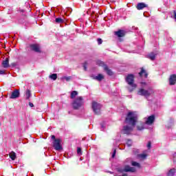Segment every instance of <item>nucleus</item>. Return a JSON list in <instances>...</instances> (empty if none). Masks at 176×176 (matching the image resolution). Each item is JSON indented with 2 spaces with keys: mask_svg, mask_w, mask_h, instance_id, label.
<instances>
[{
  "mask_svg": "<svg viewBox=\"0 0 176 176\" xmlns=\"http://www.w3.org/2000/svg\"><path fill=\"white\" fill-rule=\"evenodd\" d=\"M124 122L126 124L135 127L138 122V116L133 111H129L126 115Z\"/></svg>",
  "mask_w": 176,
  "mask_h": 176,
  "instance_id": "f257e3e1",
  "label": "nucleus"
},
{
  "mask_svg": "<svg viewBox=\"0 0 176 176\" xmlns=\"http://www.w3.org/2000/svg\"><path fill=\"white\" fill-rule=\"evenodd\" d=\"M126 83H128L129 86H131V88H129V91H134L137 88V85L134 83V75L129 74L125 78Z\"/></svg>",
  "mask_w": 176,
  "mask_h": 176,
  "instance_id": "f03ea898",
  "label": "nucleus"
},
{
  "mask_svg": "<svg viewBox=\"0 0 176 176\" xmlns=\"http://www.w3.org/2000/svg\"><path fill=\"white\" fill-rule=\"evenodd\" d=\"M153 91L151 88L148 89H145L144 88H140L138 91V96H142L143 97H151Z\"/></svg>",
  "mask_w": 176,
  "mask_h": 176,
  "instance_id": "7ed1b4c3",
  "label": "nucleus"
},
{
  "mask_svg": "<svg viewBox=\"0 0 176 176\" xmlns=\"http://www.w3.org/2000/svg\"><path fill=\"white\" fill-rule=\"evenodd\" d=\"M74 109H79L83 105V97H77L72 103Z\"/></svg>",
  "mask_w": 176,
  "mask_h": 176,
  "instance_id": "20e7f679",
  "label": "nucleus"
},
{
  "mask_svg": "<svg viewBox=\"0 0 176 176\" xmlns=\"http://www.w3.org/2000/svg\"><path fill=\"white\" fill-rule=\"evenodd\" d=\"M91 107L95 115H101V108H102V105H101V104L96 101H93Z\"/></svg>",
  "mask_w": 176,
  "mask_h": 176,
  "instance_id": "39448f33",
  "label": "nucleus"
},
{
  "mask_svg": "<svg viewBox=\"0 0 176 176\" xmlns=\"http://www.w3.org/2000/svg\"><path fill=\"white\" fill-rule=\"evenodd\" d=\"M53 147L56 151H61L63 149V146H61V139L58 138L55 140L53 142Z\"/></svg>",
  "mask_w": 176,
  "mask_h": 176,
  "instance_id": "423d86ee",
  "label": "nucleus"
},
{
  "mask_svg": "<svg viewBox=\"0 0 176 176\" xmlns=\"http://www.w3.org/2000/svg\"><path fill=\"white\" fill-rule=\"evenodd\" d=\"M120 173H135V168L126 165L123 169L119 170Z\"/></svg>",
  "mask_w": 176,
  "mask_h": 176,
  "instance_id": "0eeeda50",
  "label": "nucleus"
},
{
  "mask_svg": "<svg viewBox=\"0 0 176 176\" xmlns=\"http://www.w3.org/2000/svg\"><path fill=\"white\" fill-rule=\"evenodd\" d=\"M126 34H127V32L124 30H118V31L114 32V35L118 36L119 38H124L126 36Z\"/></svg>",
  "mask_w": 176,
  "mask_h": 176,
  "instance_id": "6e6552de",
  "label": "nucleus"
},
{
  "mask_svg": "<svg viewBox=\"0 0 176 176\" xmlns=\"http://www.w3.org/2000/svg\"><path fill=\"white\" fill-rule=\"evenodd\" d=\"M134 126H123V131H124V134H126V135H130V134H131V131H133V130H134Z\"/></svg>",
  "mask_w": 176,
  "mask_h": 176,
  "instance_id": "1a4fd4ad",
  "label": "nucleus"
},
{
  "mask_svg": "<svg viewBox=\"0 0 176 176\" xmlns=\"http://www.w3.org/2000/svg\"><path fill=\"white\" fill-rule=\"evenodd\" d=\"M30 47L32 52H35L36 53H42V51H41V47L38 44H31Z\"/></svg>",
  "mask_w": 176,
  "mask_h": 176,
  "instance_id": "9d476101",
  "label": "nucleus"
},
{
  "mask_svg": "<svg viewBox=\"0 0 176 176\" xmlns=\"http://www.w3.org/2000/svg\"><path fill=\"white\" fill-rule=\"evenodd\" d=\"M19 97H20V91H19L18 89H15L12 92L10 96V98L12 100H14L16 98H19Z\"/></svg>",
  "mask_w": 176,
  "mask_h": 176,
  "instance_id": "9b49d317",
  "label": "nucleus"
},
{
  "mask_svg": "<svg viewBox=\"0 0 176 176\" xmlns=\"http://www.w3.org/2000/svg\"><path fill=\"white\" fill-rule=\"evenodd\" d=\"M168 80L170 86H174V85H176V74L170 75Z\"/></svg>",
  "mask_w": 176,
  "mask_h": 176,
  "instance_id": "f8f14e48",
  "label": "nucleus"
},
{
  "mask_svg": "<svg viewBox=\"0 0 176 176\" xmlns=\"http://www.w3.org/2000/svg\"><path fill=\"white\" fill-rule=\"evenodd\" d=\"M154 122H155V115H152L147 118L146 121L145 122V124L151 125V124H153Z\"/></svg>",
  "mask_w": 176,
  "mask_h": 176,
  "instance_id": "ddd939ff",
  "label": "nucleus"
},
{
  "mask_svg": "<svg viewBox=\"0 0 176 176\" xmlns=\"http://www.w3.org/2000/svg\"><path fill=\"white\" fill-rule=\"evenodd\" d=\"M145 8H148V4H146L145 3H138L136 6L138 10H142L143 9H145Z\"/></svg>",
  "mask_w": 176,
  "mask_h": 176,
  "instance_id": "4468645a",
  "label": "nucleus"
},
{
  "mask_svg": "<svg viewBox=\"0 0 176 176\" xmlns=\"http://www.w3.org/2000/svg\"><path fill=\"white\" fill-rule=\"evenodd\" d=\"M104 71H105L109 76H112V75H113V72H112V70L110 69L108 66L104 67Z\"/></svg>",
  "mask_w": 176,
  "mask_h": 176,
  "instance_id": "2eb2a0df",
  "label": "nucleus"
},
{
  "mask_svg": "<svg viewBox=\"0 0 176 176\" xmlns=\"http://www.w3.org/2000/svg\"><path fill=\"white\" fill-rule=\"evenodd\" d=\"M1 64L3 68H9V58H6L5 60H3Z\"/></svg>",
  "mask_w": 176,
  "mask_h": 176,
  "instance_id": "dca6fc26",
  "label": "nucleus"
},
{
  "mask_svg": "<svg viewBox=\"0 0 176 176\" xmlns=\"http://www.w3.org/2000/svg\"><path fill=\"white\" fill-rule=\"evenodd\" d=\"M96 64L99 67H103L104 69H105V67L108 66L107 64H105L104 61H102V60H97Z\"/></svg>",
  "mask_w": 176,
  "mask_h": 176,
  "instance_id": "f3484780",
  "label": "nucleus"
},
{
  "mask_svg": "<svg viewBox=\"0 0 176 176\" xmlns=\"http://www.w3.org/2000/svg\"><path fill=\"white\" fill-rule=\"evenodd\" d=\"M104 78V75L99 74L98 76L94 77V79H95V80H98V82H101Z\"/></svg>",
  "mask_w": 176,
  "mask_h": 176,
  "instance_id": "a211bd4d",
  "label": "nucleus"
},
{
  "mask_svg": "<svg viewBox=\"0 0 176 176\" xmlns=\"http://www.w3.org/2000/svg\"><path fill=\"white\" fill-rule=\"evenodd\" d=\"M148 58L151 60V61H154V60H155V58H156V54H155L153 52H151L148 55Z\"/></svg>",
  "mask_w": 176,
  "mask_h": 176,
  "instance_id": "6ab92c4d",
  "label": "nucleus"
},
{
  "mask_svg": "<svg viewBox=\"0 0 176 176\" xmlns=\"http://www.w3.org/2000/svg\"><path fill=\"white\" fill-rule=\"evenodd\" d=\"M143 74L144 75V78H148V73H146V71H145V69L142 67L140 72H139V76L141 77L142 76Z\"/></svg>",
  "mask_w": 176,
  "mask_h": 176,
  "instance_id": "aec40b11",
  "label": "nucleus"
},
{
  "mask_svg": "<svg viewBox=\"0 0 176 176\" xmlns=\"http://www.w3.org/2000/svg\"><path fill=\"white\" fill-rule=\"evenodd\" d=\"M175 175V168L170 169L167 173V176H174Z\"/></svg>",
  "mask_w": 176,
  "mask_h": 176,
  "instance_id": "412c9836",
  "label": "nucleus"
},
{
  "mask_svg": "<svg viewBox=\"0 0 176 176\" xmlns=\"http://www.w3.org/2000/svg\"><path fill=\"white\" fill-rule=\"evenodd\" d=\"M10 157L11 158L12 160H16V153L14 151H12L9 154Z\"/></svg>",
  "mask_w": 176,
  "mask_h": 176,
  "instance_id": "4be33fe9",
  "label": "nucleus"
},
{
  "mask_svg": "<svg viewBox=\"0 0 176 176\" xmlns=\"http://www.w3.org/2000/svg\"><path fill=\"white\" fill-rule=\"evenodd\" d=\"M138 157L140 158V159H142V160H145V159H146V157H148V155L146 154H139L138 155Z\"/></svg>",
  "mask_w": 176,
  "mask_h": 176,
  "instance_id": "5701e85b",
  "label": "nucleus"
},
{
  "mask_svg": "<svg viewBox=\"0 0 176 176\" xmlns=\"http://www.w3.org/2000/svg\"><path fill=\"white\" fill-rule=\"evenodd\" d=\"M76 96H78V91H72L71 93V95H70V98L74 100V98H75V97H76Z\"/></svg>",
  "mask_w": 176,
  "mask_h": 176,
  "instance_id": "b1692460",
  "label": "nucleus"
},
{
  "mask_svg": "<svg viewBox=\"0 0 176 176\" xmlns=\"http://www.w3.org/2000/svg\"><path fill=\"white\" fill-rule=\"evenodd\" d=\"M50 79H52V80H57V74H52L50 75L49 76Z\"/></svg>",
  "mask_w": 176,
  "mask_h": 176,
  "instance_id": "393cba45",
  "label": "nucleus"
},
{
  "mask_svg": "<svg viewBox=\"0 0 176 176\" xmlns=\"http://www.w3.org/2000/svg\"><path fill=\"white\" fill-rule=\"evenodd\" d=\"M26 100H30V97H31V91L30 89H27L25 92Z\"/></svg>",
  "mask_w": 176,
  "mask_h": 176,
  "instance_id": "a878e982",
  "label": "nucleus"
},
{
  "mask_svg": "<svg viewBox=\"0 0 176 176\" xmlns=\"http://www.w3.org/2000/svg\"><path fill=\"white\" fill-rule=\"evenodd\" d=\"M131 165L134 167H138V168H141V164L137 162H132Z\"/></svg>",
  "mask_w": 176,
  "mask_h": 176,
  "instance_id": "bb28decb",
  "label": "nucleus"
},
{
  "mask_svg": "<svg viewBox=\"0 0 176 176\" xmlns=\"http://www.w3.org/2000/svg\"><path fill=\"white\" fill-rule=\"evenodd\" d=\"M55 21H56V23H58L59 24H61V23H64V20H63V19H61V18H56L55 19Z\"/></svg>",
  "mask_w": 176,
  "mask_h": 176,
  "instance_id": "cd10ccee",
  "label": "nucleus"
},
{
  "mask_svg": "<svg viewBox=\"0 0 176 176\" xmlns=\"http://www.w3.org/2000/svg\"><path fill=\"white\" fill-rule=\"evenodd\" d=\"M126 145H127L128 146H129V147L133 145V142H131V140H130V139H128V140H127Z\"/></svg>",
  "mask_w": 176,
  "mask_h": 176,
  "instance_id": "c85d7f7f",
  "label": "nucleus"
},
{
  "mask_svg": "<svg viewBox=\"0 0 176 176\" xmlns=\"http://www.w3.org/2000/svg\"><path fill=\"white\" fill-rule=\"evenodd\" d=\"M137 127H138V130H139V131H141L142 130H144V129H145V127H144V124H141L140 126L138 125Z\"/></svg>",
  "mask_w": 176,
  "mask_h": 176,
  "instance_id": "c756f323",
  "label": "nucleus"
},
{
  "mask_svg": "<svg viewBox=\"0 0 176 176\" xmlns=\"http://www.w3.org/2000/svg\"><path fill=\"white\" fill-rule=\"evenodd\" d=\"M77 153L78 155H82V148L80 147L77 148Z\"/></svg>",
  "mask_w": 176,
  "mask_h": 176,
  "instance_id": "7c9ffc66",
  "label": "nucleus"
},
{
  "mask_svg": "<svg viewBox=\"0 0 176 176\" xmlns=\"http://www.w3.org/2000/svg\"><path fill=\"white\" fill-rule=\"evenodd\" d=\"M83 68L85 71H87V62L83 63Z\"/></svg>",
  "mask_w": 176,
  "mask_h": 176,
  "instance_id": "2f4dec72",
  "label": "nucleus"
},
{
  "mask_svg": "<svg viewBox=\"0 0 176 176\" xmlns=\"http://www.w3.org/2000/svg\"><path fill=\"white\" fill-rule=\"evenodd\" d=\"M98 45H102V38H98L97 39Z\"/></svg>",
  "mask_w": 176,
  "mask_h": 176,
  "instance_id": "473e14b6",
  "label": "nucleus"
},
{
  "mask_svg": "<svg viewBox=\"0 0 176 176\" xmlns=\"http://www.w3.org/2000/svg\"><path fill=\"white\" fill-rule=\"evenodd\" d=\"M147 148L148 149H150L151 148H152V142H151V141H149L147 144Z\"/></svg>",
  "mask_w": 176,
  "mask_h": 176,
  "instance_id": "72a5a7b5",
  "label": "nucleus"
},
{
  "mask_svg": "<svg viewBox=\"0 0 176 176\" xmlns=\"http://www.w3.org/2000/svg\"><path fill=\"white\" fill-rule=\"evenodd\" d=\"M115 156H116V149L113 151L111 157L113 158V157H115Z\"/></svg>",
  "mask_w": 176,
  "mask_h": 176,
  "instance_id": "f704fd0d",
  "label": "nucleus"
},
{
  "mask_svg": "<svg viewBox=\"0 0 176 176\" xmlns=\"http://www.w3.org/2000/svg\"><path fill=\"white\" fill-rule=\"evenodd\" d=\"M67 12H69V13H72V8L71 7H67Z\"/></svg>",
  "mask_w": 176,
  "mask_h": 176,
  "instance_id": "c9c22d12",
  "label": "nucleus"
},
{
  "mask_svg": "<svg viewBox=\"0 0 176 176\" xmlns=\"http://www.w3.org/2000/svg\"><path fill=\"white\" fill-rule=\"evenodd\" d=\"M51 138H52V140H53L54 141H56V140H57V139L56 138V136H55L54 135H52L51 136Z\"/></svg>",
  "mask_w": 176,
  "mask_h": 176,
  "instance_id": "e433bc0d",
  "label": "nucleus"
},
{
  "mask_svg": "<svg viewBox=\"0 0 176 176\" xmlns=\"http://www.w3.org/2000/svg\"><path fill=\"white\" fill-rule=\"evenodd\" d=\"M0 75H5V71L0 70Z\"/></svg>",
  "mask_w": 176,
  "mask_h": 176,
  "instance_id": "4c0bfd02",
  "label": "nucleus"
},
{
  "mask_svg": "<svg viewBox=\"0 0 176 176\" xmlns=\"http://www.w3.org/2000/svg\"><path fill=\"white\" fill-rule=\"evenodd\" d=\"M29 106H30L31 108H33L34 104H33L31 102H29Z\"/></svg>",
  "mask_w": 176,
  "mask_h": 176,
  "instance_id": "58836bf2",
  "label": "nucleus"
},
{
  "mask_svg": "<svg viewBox=\"0 0 176 176\" xmlns=\"http://www.w3.org/2000/svg\"><path fill=\"white\" fill-rule=\"evenodd\" d=\"M173 13H174V19H175V20L176 21V10H174Z\"/></svg>",
  "mask_w": 176,
  "mask_h": 176,
  "instance_id": "ea45409f",
  "label": "nucleus"
},
{
  "mask_svg": "<svg viewBox=\"0 0 176 176\" xmlns=\"http://www.w3.org/2000/svg\"><path fill=\"white\" fill-rule=\"evenodd\" d=\"M19 12H21V13H24V12H25V10H23V9H20Z\"/></svg>",
  "mask_w": 176,
  "mask_h": 176,
  "instance_id": "a19ab883",
  "label": "nucleus"
},
{
  "mask_svg": "<svg viewBox=\"0 0 176 176\" xmlns=\"http://www.w3.org/2000/svg\"><path fill=\"white\" fill-rule=\"evenodd\" d=\"M11 65L12 66V67H16V63H11Z\"/></svg>",
  "mask_w": 176,
  "mask_h": 176,
  "instance_id": "79ce46f5",
  "label": "nucleus"
},
{
  "mask_svg": "<svg viewBox=\"0 0 176 176\" xmlns=\"http://www.w3.org/2000/svg\"><path fill=\"white\" fill-rule=\"evenodd\" d=\"M71 80V77H67V80Z\"/></svg>",
  "mask_w": 176,
  "mask_h": 176,
  "instance_id": "37998d69",
  "label": "nucleus"
},
{
  "mask_svg": "<svg viewBox=\"0 0 176 176\" xmlns=\"http://www.w3.org/2000/svg\"><path fill=\"white\" fill-rule=\"evenodd\" d=\"M120 42H122V39L120 38Z\"/></svg>",
  "mask_w": 176,
  "mask_h": 176,
  "instance_id": "c03bdc74",
  "label": "nucleus"
},
{
  "mask_svg": "<svg viewBox=\"0 0 176 176\" xmlns=\"http://www.w3.org/2000/svg\"><path fill=\"white\" fill-rule=\"evenodd\" d=\"M102 127H104V126H103V125H102Z\"/></svg>",
  "mask_w": 176,
  "mask_h": 176,
  "instance_id": "a18cd8bd",
  "label": "nucleus"
}]
</instances>
